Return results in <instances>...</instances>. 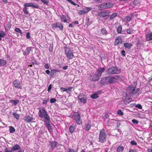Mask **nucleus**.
<instances>
[{
  "mask_svg": "<svg viewBox=\"0 0 152 152\" xmlns=\"http://www.w3.org/2000/svg\"><path fill=\"white\" fill-rule=\"evenodd\" d=\"M33 47H27L26 50L24 52L23 54L24 55L28 56L30 52V51L31 50V49L33 48Z\"/></svg>",
  "mask_w": 152,
  "mask_h": 152,
  "instance_id": "nucleus-20",
  "label": "nucleus"
},
{
  "mask_svg": "<svg viewBox=\"0 0 152 152\" xmlns=\"http://www.w3.org/2000/svg\"><path fill=\"white\" fill-rule=\"evenodd\" d=\"M68 150L69 152H76L74 150L71 148H69Z\"/></svg>",
  "mask_w": 152,
  "mask_h": 152,
  "instance_id": "nucleus-63",
  "label": "nucleus"
},
{
  "mask_svg": "<svg viewBox=\"0 0 152 152\" xmlns=\"http://www.w3.org/2000/svg\"><path fill=\"white\" fill-rule=\"evenodd\" d=\"M91 97L92 98L96 99L98 98L99 96L98 94H94L91 95Z\"/></svg>",
  "mask_w": 152,
  "mask_h": 152,
  "instance_id": "nucleus-41",
  "label": "nucleus"
},
{
  "mask_svg": "<svg viewBox=\"0 0 152 152\" xmlns=\"http://www.w3.org/2000/svg\"><path fill=\"white\" fill-rule=\"evenodd\" d=\"M85 130L87 131L90 130L91 126L89 123H88L85 125Z\"/></svg>",
  "mask_w": 152,
  "mask_h": 152,
  "instance_id": "nucleus-30",
  "label": "nucleus"
},
{
  "mask_svg": "<svg viewBox=\"0 0 152 152\" xmlns=\"http://www.w3.org/2000/svg\"><path fill=\"white\" fill-rule=\"evenodd\" d=\"M117 114L121 115H124L123 113L121 111V110H119L117 111Z\"/></svg>",
  "mask_w": 152,
  "mask_h": 152,
  "instance_id": "nucleus-49",
  "label": "nucleus"
},
{
  "mask_svg": "<svg viewBox=\"0 0 152 152\" xmlns=\"http://www.w3.org/2000/svg\"><path fill=\"white\" fill-rule=\"evenodd\" d=\"M10 132V133H13L15 131V129L12 126H9Z\"/></svg>",
  "mask_w": 152,
  "mask_h": 152,
  "instance_id": "nucleus-39",
  "label": "nucleus"
},
{
  "mask_svg": "<svg viewBox=\"0 0 152 152\" xmlns=\"http://www.w3.org/2000/svg\"><path fill=\"white\" fill-rule=\"evenodd\" d=\"M109 115L107 113H106L104 115V119H105L107 118H108L109 117Z\"/></svg>",
  "mask_w": 152,
  "mask_h": 152,
  "instance_id": "nucleus-62",
  "label": "nucleus"
},
{
  "mask_svg": "<svg viewBox=\"0 0 152 152\" xmlns=\"http://www.w3.org/2000/svg\"><path fill=\"white\" fill-rule=\"evenodd\" d=\"M106 135L104 129H101L99 132V141L102 143L104 142L106 140Z\"/></svg>",
  "mask_w": 152,
  "mask_h": 152,
  "instance_id": "nucleus-4",
  "label": "nucleus"
},
{
  "mask_svg": "<svg viewBox=\"0 0 152 152\" xmlns=\"http://www.w3.org/2000/svg\"><path fill=\"white\" fill-rule=\"evenodd\" d=\"M73 88V87H69L68 88L66 89V92L67 93H69L71 91V90Z\"/></svg>",
  "mask_w": 152,
  "mask_h": 152,
  "instance_id": "nucleus-48",
  "label": "nucleus"
},
{
  "mask_svg": "<svg viewBox=\"0 0 152 152\" xmlns=\"http://www.w3.org/2000/svg\"><path fill=\"white\" fill-rule=\"evenodd\" d=\"M52 88V85L51 84H50L48 87V91L49 92L50 91Z\"/></svg>",
  "mask_w": 152,
  "mask_h": 152,
  "instance_id": "nucleus-55",
  "label": "nucleus"
},
{
  "mask_svg": "<svg viewBox=\"0 0 152 152\" xmlns=\"http://www.w3.org/2000/svg\"><path fill=\"white\" fill-rule=\"evenodd\" d=\"M124 46L127 48L129 49L132 46V44L129 43H125L124 44Z\"/></svg>",
  "mask_w": 152,
  "mask_h": 152,
  "instance_id": "nucleus-38",
  "label": "nucleus"
},
{
  "mask_svg": "<svg viewBox=\"0 0 152 152\" xmlns=\"http://www.w3.org/2000/svg\"><path fill=\"white\" fill-rule=\"evenodd\" d=\"M107 80L108 84L113 83H115L114 77L113 76H110L107 77Z\"/></svg>",
  "mask_w": 152,
  "mask_h": 152,
  "instance_id": "nucleus-16",
  "label": "nucleus"
},
{
  "mask_svg": "<svg viewBox=\"0 0 152 152\" xmlns=\"http://www.w3.org/2000/svg\"><path fill=\"white\" fill-rule=\"evenodd\" d=\"M56 101V99L55 98H52L50 99V102L51 103H54Z\"/></svg>",
  "mask_w": 152,
  "mask_h": 152,
  "instance_id": "nucleus-51",
  "label": "nucleus"
},
{
  "mask_svg": "<svg viewBox=\"0 0 152 152\" xmlns=\"http://www.w3.org/2000/svg\"><path fill=\"white\" fill-rule=\"evenodd\" d=\"M20 146L18 144H16L11 149V151H14L18 150L20 149Z\"/></svg>",
  "mask_w": 152,
  "mask_h": 152,
  "instance_id": "nucleus-21",
  "label": "nucleus"
},
{
  "mask_svg": "<svg viewBox=\"0 0 152 152\" xmlns=\"http://www.w3.org/2000/svg\"><path fill=\"white\" fill-rule=\"evenodd\" d=\"M26 38L28 39H29L30 38V33L28 32L26 34Z\"/></svg>",
  "mask_w": 152,
  "mask_h": 152,
  "instance_id": "nucleus-58",
  "label": "nucleus"
},
{
  "mask_svg": "<svg viewBox=\"0 0 152 152\" xmlns=\"http://www.w3.org/2000/svg\"><path fill=\"white\" fill-rule=\"evenodd\" d=\"M24 120L27 122H31L33 121V119L32 116L29 115H26L24 117Z\"/></svg>",
  "mask_w": 152,
  "mask_h": 152,
  "instance_id": "nucleus-23",
  "label": "nucleus"
},
{
  "mask_svg": "<svg viewBox=\"0 0 152 152\" xmlns=\"http://www.w3.org/2000/svg\"><path fill=\"white\" fill-rule=\"evenodd\" d=\"M128 93L132 94H135L134 87L131 86H129L126 89Z\"/></svg>",
  "mask_w": 152,
  "mask_h": 152,
  "instance_id": "nucleus-12",
  "label": "nucleus"
},
{
  "mask_svg": "<svg viewBox=\"0 0 152 152\" xmlns=\"http://www.w3.org/2000/svg\"><path fill=\"white\" fill-rule=\"evenodd\" d=\"M110 12L109 10H106L100 12L99 14V16L104 18L109 16Z\"/></svg>",
  "mask_w": 152,
  "mask_h": 152,
  "instance_id": "nucleus-8",
  "label": "nucleus"
},
{
  "mask_svg": "<svg viewBox=\"0 0 152 152\" xmlns=\"http://www.w3.org/2000/svg\"><path fill=\"white\" fill-rule=\"evenodd\" d=\"M57 72L60 73V70L57 69L51 70V72L50 74V76L51 77H53L55 75H56V74Z\"/></svg>",
  "mask_w": 152,
  "mask_h": 152,
  "instance_id": "nucleus-18",
  "label": "nucleus"
},
{
  "mask_svg": "<svg viewBox=\"0 0 152 152\" xmlns=\"http://www.w3.org/2000/svg\"><path fill=\"white\" fill-rule=\"evenodd\" d=\"M117 15V14L116 13H114L111 15L109 18V20H112L115 17H116Z\"/></svg>",
  "mask_w": 152,
  "mask_h": 152,
  "instance_id": "nucleus-36",
  "label": "nucleus"
},
{
  "mask_svg": "<svg viewBox=\"0 0 152 152\" xmlns=\"http://www.w3.org/2000/svg\"><path fill=\"white\" fill-rule=\"evenodd\" d=\"M75 126L74 124H72V125L70 126L69 128V131L70 133H72L75 131Z\"/></svg>",
  "mask_w": 152,
  "mask_h": 152,
  "instance_id": "nucleus-24",
  "label": "nucleus"
},
{
  "mask_svg": "<svg viewBox=\"0 0 152 152\" xmlns=\"http://www.w3.org/2000/svg\"><path fill=\"white\" fill-rule=\"evenodd\" d=\"M132 122L133 123L136 124H137L139 123L138 121L135 119H133L132 121Z\"/></svg>",
  "mask_w": 152,
  "mask_h": 152,
  "instance_id": "nucleus-52",
  "label": "nucleus"
},
{
  "mask_svg": "<svg viewBox=\"0 0 152 152\" xmlns=\"http://www.w3.org/2000/svg\"><path fill=\"white\" fill-rule=\"evenodd\" d=\"M15 31L19 33L20 34H22L21 30L18 28H16L15 29Z\"/></svg>",
  "mask_w": 152,
  "mask_h": 152,
  "instance_id": "nucleus-45",
  "label": "nucleus"
},
{
  "mask_svg": "<svg viewBox=\"0 0 152 152\" xmlns=\"http://www.w3.org/2000/svg\"><path fill=\"white\" fill-rule=\"evenodd\" d=\"M133 30L131 28H129L127 30L126 32L129 34H131L133 32Z\"/></svg>",
  "mask_w": 152,
  "mask_h": 152,
  "instance_id": "nucleus-47",
  "label": "nucleus"
},
{
  "mask_svg": "<svg viewBox=\"0 0 152 152\" xmlns=\"http://www.w3.org/2000/svg\"><path fill=\"white\" fill-rule=\"evenodd\" d=\"M6 34L5 32L3 31H1L0 32V40H1V37H4Z\"/></svg>",
  "mask_w": 152,
  "mask_h": 152,
  "instance_id": "nucleus-37",
  "label": "nucleus"
},
{
  "mask_svg": "<svg viewBox=\"0 0 152 152\" xmlns=\"http://www.w3.org/2000/svg\"><path fill=\"white\" fill-rule=\"evenodd\" d=\"M131 144L132 145H137V143L134 140H132L131 142Z\"/></svg>",
  "mask_w": 152,
  "mask_h": 152,
  "instance_id": "nucleus-54",
  "label": "nucleus"
},
{
  "mask_svg": "<svg viewBox=\"0 0 152 152\" xmlns=\"http://www.w3.org/2000/svg\"><path fill=\"white\" fill-rule=\"evenodd\" d=\"M124 150V147L122 146H119L117 148V152H122Z\"/></svg>",
  "mask_w": 152,
  "mask_h": 152,
  "instance_id": "nucleus-35",
  "label": "nucleus"
},
{
  "mask_svg": "<svg viewBox=\"0 0 152 152\" xmlns=\"http://www.w3.org/2000/svg\"><path fill=\"white\" fill-rule=\"evenodd\" d=\"M140 3L139 0H135L133 2V4L135 5H137Z\"/></svg>",
  "mask_w": 152,
  "mask_h": 152,
  "instance_id": "nucleus-44",
  "label": "nucleus"
},
{
  "mask_svg": "<svg viewBox=\"0 0 152 152\" xmlns=\"http://www.w3.org/2000/svg\"><path fill=\"white\" fill-rule=\"evenodd\" d=\"M38 114L39 117L44 119V121L50 120V117L47 113L45 108L44 107H43L42 110H39Z\"/></svg>",
  "mask_w": 152,
  "mask_h": 152,
  "instance_id": "nucleus-1",
  "label": "nucleus"
},
{
  "mask_svg": "<svg viewBox=\"0 0 152 152\" xmlns=\"http://www.w3.org/2000/svg\"><path fill=\"white\" fill-rule=\"evenodd\" d=\"M11 27V24L10 22H8L6 25V27L5 28L6 31H8Z\"/></svg>",
  "mask_w": 152,
  "mask_h": 152,
  "instance_id": "nucleus-31",
  "label": "nucleus"
},
{
  "mask_svg": "<svg viewBox=\"0 0 152 152\" xmlns=\"http://www.w3.org/2000/svg\"><path fill=\"white\" fill-rule=\"evenodd\" d=\"M74 120L75 121V122L78 125L81 124L82 123L80 115L79 114L74 115Z\"/></svg>",
  "mask_w": 152,
  "mask_h": 152,
  "instance_id": "nucleus-6",
  "label": "nucleus"
},
{
  "mask_svg": "<svg viewBox=\"0 0 152 152\" xmlns=\"http://www.w3.org/2000/svg\"><path fill=\"white\" fill-rule=\"evenodd\" d=\"M101 32L103 35H106L107 34V31L105 28H102L101 30Z\"/></svg>",
  "mask_w": 152,
  "mask_h": 152,
  "instance_id": "nucleus-42",
  "label": "nucleus"
},
{
  "mask_svg": "<svg viewBox=\"0 0 152 152\" xmlns=\"http://www.w3.org/2000/svg\"><path fill=\"white\" fill-rule=\"evenodd\" d=\"M50 120H48L46 121H44V122L49 132L50 133H52L53 132V130L51 125L50 124Z\"/></svg>",
  "mask_w": 152,
  "mask_h": 152,
  "instance_id": "nucleus-11",
  "label": "nucleus"
},
{
  "mask_svg": "<svg viewBox=\"0 0 152 152\" xmlns=\"http://www.w3.org/2000/svg\"><path fill=\"white\" fill-rule=\"evenodd\" d=\"M10 102L14 106H16L17 104L19 103V101L18 100H11Z\"/></svg>",
  "mask_w": 152,
  "mask_h": 152,
  "instance_id": "nucleus-34",
  "label": "nucleus"
},
{
  "mask_svg": "<svg viewBox=\"0 0 152 152\" xmlns=\"http://www.w3.org/2000/svg\"><path fill=\"white\" fill-rule=\"evenodd\" d=\"M45 68L46 69H48L49 68V66L48 64H46L44 66Z\"/></svg>",
  "mask_w": 152,
  "mask_h": 152,
  "instance_id": "nucleus-61",
  "label": "nucleus"
},
{
  "mask_svg": "<svg viewBox=\"0 0 152 152\" xmlns=\"http://www.w3.org/2000/svg\"><path fill=\"white\" fill-rule=\"evenodd\" d=\"M61 20L63 21V22L65 23H69L67 22V16L64 15H62V16H61Z\"/></svg>",
  "mask_w": 152,
  "mask_h": 152,
  "instance_id": "nucleus-28",
  "label": "nucleus"
},
{
  "mask_svg": "<svg viewBox=\"0 0 152 152\" xmlns=\"http://www.w3.org/2000/svg\"><path fill=\"white\" fill-rule=\"evenodd\" d=\"M125 51L124 50H122L121 52V55L122 56H125Z\"/></svg>",
  "mask_w": 152,
  "mask_h": 152,
  "instance_id": "nucleus-60",
  "label": "nucleus"
},
{
  "mask_svg": "<svg viewBox=\"0 0 152 152\" xmlns=\"http://www.w3.org/2000/svg\"><path fill=\"white\" fill-rule=\"evenodd\" d=\"M121 71V69L117 66L111 67L107 70V72L110 75L118 74Z\"/></svg>",
  "mask_w": 152,
  "mask_h": 152,
  "instance_id": "nucleus-3",
  "label": "nucleus"
},
{
  "mask_svg": "<svg viewBox=\"0 0 152 152\" xmlns=\"http://www.w3.org/2000/svg\"><path fill=\"white\" fill-rule=\"evenodd\" d=\"M12 114L14 117L15 118L17 119H19L20 117V115L16 113H13Z\"/></svg>",
  "mask_w": 152,
  "mask_h": 152,
  "instance_id": "nucleus-40",
  "label": "nucleus"
},
{
  "mask_svg": "<svg viewBox=\"0 0 152 152\" xmlns=\"http://www.w3.org/2000/svg\"><path fill=\"white\" fill-rule=\"evenodd\" d=\"M99 76L96 72L94 75H91L90 79L92 81H97L99 77Z\"/></svg>",
  "mask_w": 152,
  "mask_h": 152,
  "instance_id": "nucleus-10",
  "label": "nucleus"
},
{
  "mask_svg": "<svg viewBox=\"0 0 152 152\" xmlns=\"http://www.w3.org/2000/svg\"><path fill=\"white\" fill-rule=\"evenodd\" d=\"M98 7L100 8V10L106 9V5H105V3L100 4L98 6Z\"/></svg>",
  "mask_w": 152,
  "mask_h": 152,
  "instance_id": "nucleus-33",
  "label": "nucleus"
},
{
  "mask_svg": "<svg viewBox=\"0 0 152 152\" xmlns=\"http://www.w3.org/2000/svg\"><path fill=\"white\" fill-rule=\"evenodd\" d=\"M105 70V68H102L101 67H99L97 69L96 72L100 77L102 75V73Z\"/></svg>",
  "mask_w": 152,
  "mask_h": 152,
  "instance_id": "nucleus-17",
  "label": "nucleus"
},
{
  "mask_svg": "<svg viewBox=\"0 0 152 152\" xmlns=\"http://www.w3.org/2000/svg\"><path fill=\"white\" fill-rule=\"evenodd\" d=\"M122 27L121 26H119L117 29V31L118 33H121V32Z\"/></svg>",
  "mask_w": 152,
  "mask_h": 152,
  "instance_id": "nucleus-46",
  "label": "nucleus"
},
{
  "mask_svg": "<svg viewBox=\"0 0 152 152\" xmlns=\"http://www.w3.org/2000/svg\"><path fill=\"white\" fill-rule=\"evenodd\" d=\"M12 84L15 88H17L22 89L21 84L18 80H15L13 81Z\"/></svg>",
  "mask_w": 152,
  "mask_h": 152,
  "instance_id": "nucleus-9",
  "label": "nucleus"
},
{
  "mask_svg": "<svg viewBox=\"0 0 152 152\" xmlns=\"http://www.w3.org/2000/svg\"><path fill=\"white\" fill-rule=\"evenodd\" d=\"M57 27L59 28L61 30H62L63 26L62 24L59 22L53 23L52 25V28H56Z\"/></svg>",
  "mask_w": 152,
  "mask_h": 152,
  "instance_id": "nucleus-14",
  "label": "nucleus"
},
{
  "mask_svg": "<svg viewBox=\"0 0 152 152\" xmlns=\"http://www.w3.org/2000/svg\"><path fill=\"white\" fill-rule=\"evenodd\" d=\"M58 144V143L56 141L51 142L49 145L51 147V148L49 150L50 151H52L56 146Z\"/></svg>",
  "mask_w": 152,
  "mask_h": 152,
  "instance_id": "nucleus-15",
  "label": "nucleus"
},
{
  "mask_svg": "<svg viewBox=\"0 0 152 152\" xmlns=\"http://www.w3.org/2000/svg\"><path fill=\"white\" fill-rule=\"evenodd\" d=\"M45 4H47L48 3V0H41Z\"/></svg>",
  "mask_w": 152,
  "mask_h": 152,
  "instance_id": "nucleus-57",
  "label": "nucleus"
},
{
  "mask_svg": "<svg viewBox=\"0 0 152 152\" xmlns=\"http://www.w3.org/2000/svg\"><path fill=\"white\" fill-rule=\"evenodd\" d=\"M86 9L87 10V11H86V13L90 11L92 9L91 8L89 7H86Z\"/></svg>",
  "mask_w": 152,
  "mask_h": 152,
  "instance_id": "nucleus-59",
  "label": "nucleus"
},
{
  "mask_svg": "<svg viewBox=\"0 0 152 152\" xmlns=\"http://www.w3.org/2000/svg\"><path fill=\"white\" fill-rule=\"evenodd\" d=\"M100 82L101 84L103 85L108 84L107 80V77L102 78L100 80Z\"/></svg>",
  "mask_w": 152,
  "mask_h": 152,
  "instance_id": "nucleus-22",
  "label": "nucleus"
},
{
  "mask_svg": "<svg viewBox=\"0 0 152 152\" xmlns=\"http://www.w3.org/2000/svg\"><path fill=\"white\" fill-rule=\"evenodd\" d=\"M7 64V61L5 60L0 58V67L5 66Z\"/></svg>",
  "mask_w": 152,
  "mask_h": 152,
  "instance_id": "nucleus-27",
  "label": "nucleus"
},
{
  "mask_svg": "<svg viewBox=\"0 0 152 152\" xmlns=\"http://www.w3.org/2000/svg\"><path fill=\"white\" fill-rule=\"evenodd\" d=\"M78 99L81 103H86V102L87 97L86 95L83 94H80L78 96Z\"/></svg>",
  "mask_w": 152,
  "mask_h": 152,
  "instance_id": "nucleus-7",
  "label": "nucleus"
},
{
  "mask_svg": "<svg viewBox=\"0 0 152 152\" xmlns=\"http://www.w3.org/2000/svg\"><path fill=\"white\" fill-rule=\"evenodd\" d=\"M67 1L71 4H73L74 5H76L77 4L74 3V2L72 1L71 0H67Z\"/></svg>",
  "mask_w": 152,
  "mask_h": 152,
  "instance_id": "nucleus-56",
  "label": "nucleus"
},
{
  "mask_svg": "<svg viewBox=\"0 0 152 152\" xmlns=\"http://www.w3.org/2000/svg\"><path fill=\"white\" fill-rule=\"evenodd\" d=\"M123 96H124L123 97V101L125 104H128L132 102V99L130 95L128 94L125 93L123 94Z\"/></svg>",
  "mask_w": 152,
  "mask_h": 152,
  "instance_id": "nucleus-5",
  "label": "nucleus"
},
{
  "mask_svg": "<svg viewBox=\"0 0 152 152\" xmlns=\"http://www.w3.org/2000/svg\"><path fill=\"white\" fill-rule=\"evenodd\" d=\"M114 77L115 82H116L118 81H121L123 80L124 77L123 76L119 75H116Z\"/></svg>",
  "mask_w": 152,
  "mask_h": 152,
  "instance_id": "nucleus-19",
  "label": "nucleus"
},
{
  "mask_svg": "<svg viewBox=\"0 0 152 152\" xmlns=\"http://www.w3.org/2000/svg\"><path fill=\"white\" fill-rule=\"evenodd\" d=\"M24 7L23 8V11L24 13L26 15H28L29 14L28 12V7H26L24 5H23Z\"/></svg>",
  "mask_w": 152,
  "mask_h": 152,
  "instance_id": "nucleus-32",
  "label": "nucleus"
},
{
  "mask_svg": "<svg viewBox=\"0 0 152 152\" xmlns=\"http://www.w3.org/2000/svg\"><path fill=\"white\" fill-rule=\"evenodd\" d=\"M115 45H120L122 43L121 39L119 37H118L115 39Z\"/></svg>",
  "mask_w": 152,
  "mask_h": 152,
  "instance_id": "nucleus-25",
  "label": "nucleus"
},
{
  "mask_svg": "<svg viewBox=\"0 0 152 152\" xmlns=\"http://www.w3.org/2000/svg\"><path fill=\"white\" fill-rule=\"evenodd\" d=\"M135 107L139 108V109H141L142 108V107L141 105L140 104H138L136 105L135 106Z\"/></svg>",
  "mask_w": 152,
  "mask_h": 152,
  "instance_id": "nucleus-50",
  "label": "nucleus"
},
{
  "mask_svg": "<svg viewBox=\"0 0 152 152\" xmlns=\"http://www.w3.org/2000/svg\"><path fill=\"white\" fill-rule=\"evenodd\" d=\"M86 13V11L84 10H80L78 12L79 14L81 15H83Z\"/></svg>",
  "mask_w": 152,
  "mask_h": 152,
  "instance_id": "nucleus-43",
  "label": "nucleus"
},
{
  "mask_svg": "<svg viewBox=\"0 0 152 152\" xmlns=\"http://www.w3.org/2000/svg\"><path fill=\"white\" fill-rule=\"evenodd\" d=\"M25 6L27 7H31L33 8H38L39 7V6L38 5L34 3H26L24 4Z\"/></svg>",
  "mask_w": 152,
  "mask_h": 152,
  "instance_id": "nucleus-13",
  "label": "nucleus"
},
{
  "mask_svg": "<svg viewBox=\"0 0 152 152\" xmlns=\"http://www.w3.org/2000/svg\"><path fill=\"white\" fill-rule=\"evenodd\" d=\"M129 152H137V151L135 150L130 149Z\"/></svg>",
  "mask_w": 152,
  "mask_h": 152,
  "instance_id": "nucleus-64",
  "label": "nucleus"
},
{
  "mask_svg": "<svg viewBox=\"0 0 152 152\" xmlns=\"http://www.w3.org/2000/svg\"><path fill=\"white\" fill-rule=\"evenodd\" d=\"M105 4L106 7V9H108L112 7L114 5L113 3L112 2L105 3Z\"/></svg>",
  "mask_w": 152,
  "mask_h": 152,
  "instance_id": "nucleus-26",
  "label": "nucleus"
},
{
  "mask_svg": "<svg viewBox=\"0 0 152 152\" xmlns=\"http://www.w3.org/2000/svg\"><path fill=\"white\" fill-rule=\"evenodd\" d=\"M125 19L127 22H129L131 20V18L129 16H126L125 18Z\"/></svg>",
  "mask_w": 152,
  "mask_h": 152,
  "instance_id": "nucleus-53",
  "label": "nucleus"
},
{
  "mask_svg": "<svg viewBox=\"0 0 152 152\" xmlns=\"http://www.w3.org/2000/svg\"><path fill=\"white\" fill-rule=\"evenodd\" d=\"M65 55L69 59H72L74 57V55L71 49L69 47H64Z\"/></svg>",
  "mask_w": 152,
  "mask_h": 152,
  "instance_id": "nucleus-2",
  "label": "nucleus"
},
{
  "mask_svg": "<svg viewBox=\"0 0 152 152\" xmlns=\"http://www.w3.org/2000/svg\"><path fill=\"white\" fill-rule=\"evenodd\" d=\"M146 39L148 40H152V33H151L146 35Z\"/></svg>",
  "mask_w": 152,
  "mask_h": 152,
  "instance_id": "nucleus-29",
  "label": "nucleus"
}]
</instances>
